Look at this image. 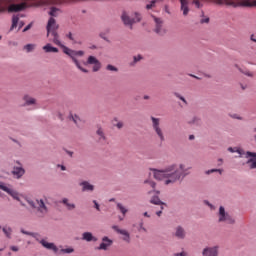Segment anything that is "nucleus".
<instances>
[{
    "label": "nucleus",
    "mask_w": 256,
    "mask_h": 256,
    "mask_svg": "<svg viewBox=\"0 0 256 256\" xmlns=\"http://www.w3.org/2000/svg\"><path fill=\"white\" fill-rule=\"evenodd\" d=\"M191 167L186 168L185 164L173 163L163 169H153V177L156 181H163L164 185H175L177 181H183L185 177L191 175Z\"/></svg>",
    "instance_id": "1"
},
{
    "label": "nucleus",
    "mask_w": 256,
    "mask_h": 256,
    "mask_svg": "<svg viewBox=\"0 0 256 256\" xmlns=\"http://www.w3.org/2000/svg\"><path fill=\"white\" fill-rule=\"evenodd\" d=\"M50 35L53 37L52 43H54V45H58V47H61L63 54L72 59V62L74 65H76L79 71H82V73H89V70L83 68V66H81V62L77 60V57H83L85 55V51L73 50L65 46L63 43H61V40L59 39V33H57V31L50 32Z\"/></svg>",
    "instance_id": "2"
},
{
    "label": "nucleus",
    "mask_w": 256,
    "mask_h": 256,
    "mask_svg": "<svg viewBox=\"0 0 256 256\" xmlns=\"http://www.w3.org/2000/svg\"><path fill=\"white\" fill-rule=\"evenodd\" d=\"M216 5H225L232 9H241L245 7H256V0H214ZM191 5L196 9H202L203 2L201 0H192Z\"/></svg>",
    "instance_id": "3"
},
{
    "label": "nucleus",
    "mask_w": 256,
    "mask_h": 256,
    "mask_svg": "<svg viewBox=\"0 0 256 256\" xmlns=\"http://www.w3.org/2000/svg\"><path fill=\"white\" fill-rule=\"evenodd\" d=\"M34 2V7H50L48 11V15L50 17H59L63 11L59 6L65 5L67 3H75L76 1H83V0H66L61 3H57V0H32Z\"/></svg>",
    "instance_id": "4"
},
{
    "label": "nucleus",
    "mask_w": 256,
    "mask_h": 256,
    "mask_svg": "<svg viewBox=\"0 0 256 256\" xmlns=\"http://www.w3.org/2000/svg\"><path fill=\"white\" fill-rule=\"evenodd\" d=\"M152 121V129L156 135V137L159 139L160 143H165V131L161 127V118H157L155 116L150 117Z\"/></svg>",
    "instance_id": "5"
},
{
    "label": "nucleus",
    "mask_w": 256,
    "mask_h": 256,
    "mask_svg": "<svg viewBox=\"0 0 256 256\" xmlns=\"http://www.w3.org/2000/svg\"><path fill=\"white\" fill-rule=\"evenodd\" d=\"M47 203H49L47 196H44V198L41 199H36V213L39 219H44V217L49 215V207L47 206Z\"/></svg>",
    "instance_id": "6"
},
{
    "label": "nucleus",
    "mask_w": 256,
    "mask_h": 256,
    "mask_svg": "<svg viewBox=\"0 0 256 256\" xmlns=\"http://www.w3.org/2000/svg\"><path fill=\"white\" fill-rule=\"evenodd\" d=\"M31 237H33V239H35V241L40 243V245H42V247H44V249H48V251H53V253L59 252V248L57 247V245H55V243H53V242H47V240L41 239V234H39L37 232H32Z\"/></svg>",
    "instance_id": "7"
},
{
    "label": "nucleus",
    "mask_w": 256,
    "mask_h": 256,
    "mask_svg": "<svg viewBox=\"0 0 256 256\" xmlns=\"http://www.w3.org/2000/svg\"><path fill=\"white\" fill-rule=\"evenodd\" d=\"M218 223H227V225H235V218L229 212L225 211V207L220 206L218 211Z\"/></svg>",
    "instance_id": "8"
},
{
    "label": "nucleus",
    "mask_w": 256,
    "mask_h": 256,
    "mask_svg": "<svg viewBox=\"0 0 256 256\" xmlns=\"http://www.w3.org/2000/svg\"><path fill=\"white\" fill-rule=\"evenodd\" d=\"M22 101H23L22 107H29L28 108L29 111H33V110L37 109V99H35L31 95L25 94L22 97Z\"/></svg>",
    "instance_id": "9"
},
{
    "label": "nucleus",
    "mask_w": 256,
    "mask_h": 256,
    "mask_svg": "<svg viewBox=\"0 0 256 256\" xmlns=\"http://www.w3.org/2000/svg\"><path fill=\"white\" fill-rule=\"evenodd\" d=\"M155 22L154 33L163 37L167 33V29L163 28V19L152 16Z\"/></svg>",
    "instance_id": "10"
},
{
    "label": "nucleus",
    "mask_w": 256,
    "mask_h": 256,
    "mask_svg": "<svg viewBox=\"0 0 256 256\" xmlns=\"http://www.w3.org/2000/svg\"><path fill=\"white\" fill-rule=\"evenodd\" d=\"M219 245L205 246L202 249V256H219Z\"/></svg>",
    "instance_id": "11"
},
{
    "label": "nucleus",
    "mask_w": 256,
    "mask_h": 256,
    "mask_svg": "<svg viewBox=\"0 0 256 256\" xmlns=\"http://www.w3.org/2000/svg\"><path fill=\"white\" fill-rule=\"evenodd\" d=\"M112 229L118 233V235H122V241L124 243H131V234L126 229H121L119 226L114 225L112 226Z\"/></svg>",
    "instance_id": "12"
},
{
    "label": "nucleus",
    "mask_w": 256,
    "mask_h": 256,
    "mask_svg": "<svg viewBox=\"0 0 256 256\" xmlns=\"http://www.w3.org/2000/svg\"><path fill=\"white\" fill-rule=\"evenodd\" d=\"M0 189L10 195V197L14 198L16 201H19V192H17V190L10 188L3 182H0Z\"/></svg>",
    "instance_id": "13"
},
{
    "label": "nucleus",
    "mask_w": 256,
    "mask_h": 256,
    "mask_svg": "<svg viewBox=\"0 0 256 256\" xmlns=\"http://www.w3.org/2000/svg\"><path fill=\"white\" fill-rule=\"evenodd\" d=\"M23 25H25V23L23 21H19V15H13L12 16V24L10 29L8 30V33H11L12 31H15V29H17V32L21 31V29L23 28Z\"/></svg>",
    "instance_id": "14"
},
{
    "label": "nucleus",
    "mask_w": 256,
    "mask_h": 256,
    "mask_svg": "<svg viewBox=\"0 0 256 256\" xmlns=\"http://www.w3.org/2000/svg\"><path fill=\"white\" fill-rule=\"evenodd\" d=\"M84 65H94L92 68L94 73L101 70V62L95 56H89Z\"/></svg>",
    "instance_id": "15"
},
{
    "label": "nucleus",
    "mask_w": 256,
    "mask_h": 256,
    "mask_svg": "<svg viewBox=\"0 0 256 256\" xmlns=\"http://www.w3.org/2000/svg\"><path fill=\"white\" fill-rule=\"evenodd\" d=\"M121 21L125 25V27H129V29H133V25H135L133 18L129 16V13H127V11L122 12Z\"/></svg>",
    "instance_id": "16"
},
{
    "label": "nucleus",
    "mask_w": 256,
    "mask_h": 256,
    "mask_svg": "<svg viewBox=\"0 0 256 256\" xmlns=\"http://www.w3.org/2000/svg\"><path fill=\"white\" fill-rule=\"evenodd\" d=\"M245 157L248 159L246 165H249L250 169H256V152L247 151Z\"/></svg>",
    "instance_id": "17"
},
{
    "label": "nucleus",
    "mask_w": 256,
    "mask_h": 256,
    "mask_svg": "<svg viewBox=\"0 0 256 256\" xmlns=\"http://www.w3.org/2000/svg\"><path fill=\"white\" fill-rule=\"evenodd\" d=\"M111 245H113V241L111 240V238L104 236L102 237V243H100V245L96 247V251H107V249H109Z\"/></svg>",
    "instance_id": "18"
},
{
    "label": "nucleus",
    "mask_w": 256,
    "mask_h": 256,
    "mask_svg": "<svg viewBox=\"0 0 256 256\" xmlns=\"http://www.w3.org/2000/svg\"><path fill=\"white\" fill-rule=\"evenodd\" d=\"M47 29V37L51 35L52 31H57L59 29V24H57V20L55 18L50 17L46 26Z\"/></svg>",
    "instance_id": "19"
},
{
    "label": "nucleus",
    "mask_w": 256,
    "mask_h": 256,
    "mask_svg": "<svg viewBox=\"0 0 256 256\" xmlns=\"http://www.w3.org/2000/svg\"><path fill=\"white\" fill-rule=\"evenodd\" d=\"M28 5L27 2H22L20 4H10L8 7L9 13H18V11H25Z\"/></svg>",
    "instance_id": "20"
},
{
    "label": "nucleus",
    "mask_w": 256,
    "mask_h": 256,
    "mask_svg": "<svg viewBox=\"0 0 256 256\" xmlns=\"http://www.w3.org/2000/svg\"><path fill=\"white\" fill-rule=\"evenodd\" d=\"M79 185L82 187L83 193H93L95 191V185L91 184L89 181H82Z\"/></svg>",
    "instance_id": "21"
},
{
    "label": "nucleus",
    "mask_w": 256,
    "mask_h": 256,
    "mask_svg": "<svg viewBox=\"0 0 256 256\" xmlns=\"http://www.w3.org/2000/svg\"><path fill=\"white\" fill-rule=\"evenodd\" d=\"M189 0H180V11H182L183 17H187L191 9L189 8Z\"/></svg>",
    "instance_id": "22"
},
{
    "label": "nucleus",
    "mask_w": 256,
    "mask_h": 256,
    "mask_svg": "<svg viewBox=\"0 0 256 256\" xmlns=\"http://www.w3.org/2000/svg\"><path fill=\"white\" fill-rule=\"evenodd\" d=\"M14 179H21L25 175V168L23 166H14L12 170Z\"/></svg>",
    "instance_id": "23"
},
{
    "label": "nucleus",
    "mask_w": 256,
    "mask_h": 256,
    "mask_svg": "<svg viewBox=\"0 0 256 256\" xmlns=\"http://www.w3.org/2000/svg\"><path fill=\"white\" fill-rule=\"evenodd\" d=\"M174 237H176V239H185V237H187V232L185 231V228H183L182 226H177L175 228Z\"/></svg>",
    "instance_id": "24"
},
{
    "label": "nucleus",
    "mask_w": 256,
    "mask_h": 256,
    "mask_svg": "<svg viewBox=\"0 0 256 256\" xmlns=\"http://www.w3.org/2000/svg\"><path fill=\"white\" fill-rule=\"evenodd\" d=\"M82 241H86L87 243H91L93 241L94 243H97L99 239L95 236H93V233L91 232H83L82 233Z\"/></svg>",
    "instance_id": "25"
},
{
    "label": "nucleus",
    "mask_w": 256,
    "mask_h": 256,
    "mask_svg": "<svg viewBox=\"0 0 256 256\" xmlns=\"http://www.w3.org/2000/svg\"><path fill=\"white\" fill-rule=\"evenodd\" d=\"M150 203L152 205H158V207H161V210H163V209H165V207H167V204L165 202L161 201V199L157 195H154L151 197Z\"/></svg>",
    "instance_id": "26"
},
{
    "label": "nucleus",
    "mask_w": 256,
    "mask_h": 256,
    "mask_svg": "<svg viewBox=\"0 0 256 256\" xmlns=\"http://www.w3.org/2000/svg\"><path fill=\"white\" fill-rule=\"evenodd\" d=\"M96 135L98 136V140L100 143L107 141V136L105 135V131L103 128L99 127L96 131Z\"/></svg>",
    "instance_id": "27"
},
{
    "label": "nucleus",
    "mask_w": 256,
    "mask_h": 256,
    "mask_svg": "<svg viewBox=\"0 0 256 256\" xmlns=\"http://www.w3.org/2000/svg\"><path fill=\"white\" fill-rule=\"evenodd\" d=\"M61 203L65 205L68 211H73L77 207L75 203L69 202L68 198H62Z\"/></svg>",
    "instance_id": "28"
},
{
    "label": "nucleus",
    "mask_w": 256,
    "mask_h": 256,
    "mask_svg": "<svg viewBox=\"0 0 256 256\" xmlns=\"http://www.w3.org/2000/svg\"><path fill=\"white\" fill-rule=\"evenodd\" d=\"M42 49L46 53H57L59 51V48L54 47L53 45H51V43H47L42 47Z\"/></svg>",
    "instance_id": "29"
},
{
    "label": "nucleus",
    "mask_w": 256,
    "mask_h": 256,
    "mask_svg": "<svg viewBox=\"0 0 256 256\" xmlns=\"http://www.w3.org/2000/svg\"><path fill=\"white\" fill-rule=\"evenodd\" d=\"M2 232L4 233L6 239H13V228H11V226H4L2 228Z\"/></svg>",
    "instance_id": "30"
},
{
    "label": "nucleus",
    "mask_w": 256,
    "mask_h": 256,
    "mask_svg": "<svg viewBox=\"0 0 256 256\" xmlns=\"http://www.w3.org/2000/svg\"><path fill=\"white\" fill-rule=\"evenodd\" d=\"M228 151L230 153H238L239 157H243V155L247 154V152L245 153V151H243V149L237 148V147H234V148L233 147H229Z\"/></svg>",
    "instance_id": "31"
},
{
    "label": "nucleus",
    "mask_w": 256,
    "mask_h": 256,
    "mask_svg": "<svg viewBox=\"0 0 256 256\" xmlns=\"http://www.w3.org/2000/svg\"><path fill=\"white\" fill-rule=\"evenodd\" d=\"M69 121H73V123L79 127V123H81V118L77 114H70L68 116Z\"/></svg>",
    "instance_id": "32"
},
{
    "label": "nucleus",
    "mask_w": 256,
    "mask_h": 256,
    "mask_svg": "<svg viewBox=\"0 0 256 256\" xmlns=\"http://www.w3.org/2000/svg\"><path fill=\"white\" fill-rule=\"evenodd\" d=\"M116 209H118V211L122 213L123 217H125V215H127V212L129 211L123 204H121V202H118L116 204Z\"/></svg>",
    "instance_id": "33"
},
{
    "label": "nucleus",
    "mask_w": 256,
    "mask_h": 256,
    "mask_svg": "<svg viewBox=\"0 0 256 256\" xmlns=\"http://www.w3.org/2000/svg\"><path fill=\"white\" fill-rule=\"evenodd\" d=\"M132 19L135 23H141L142 19H143V15L141 14V12H134Z\"/></svg>",
    "instance_id": "34"
},
{
    "label": "nucleus",
    "mask_w": 256,
    "mask_h": 256,
    "mask_svg": "<svg viewBox=\"0 0 256 256\" xmlns=\"http://www.w3.org/2000/svg\"><path fill=\"white\" fill-rule=\"evenodd\" d=\"M142 59H143V56L141 54L133 56V61L130 62V67H135V65H137V63H139V61H141Z\"/></svg>",
    "instance_id": "35"
},
{
    "label": "nucleus",
    "mask_w": 256,
    "mask_h": 256,
    "mask_svg": "<svg viewBox=\"0 0 256 256\" xmlns=\"http://www.w3.org/2000/svg\"><path fill=\"white\" fill-rule=\"evenodd\" d=\"M189 125H201V118L193 116L189 121Z\"/></svg>",
    "instance_id": "36"
},
{
    "label": "nucleus",
    "mask_w": 256,
    "mask_h": 256,
    "mask_svg": "<svg viewBox=\"0 0 256 256\" xmlns=\"http://www.w3.org/2000/svg\"><path fill=\"white\" fill-rule=\"evenodd\" d=\"M60 253H63V255H71V253H75V249H73V247L62 248Z\"/></svg>",
    "instance_id": "37"
},
{
    "label": "nucleus",
    "mask_w": 256,
    "mask_h": 256,
    "mask_svg": "<svg viewBox=\"0 0 256 256\" xmlns=\"http://www.w3.org/2000/svg\"><path fill=\"white\" fill-rule=\"evenodd\" d=\"M211 173H219V175H223V169L213 168L205 171V175H211Z\"/></svg>",
    "instance_id": "38"
},
{
    "label": "nucleus",
    "mask_w": 256,
    "mask_h": 256,
    "mask_svg": "<svg viewBox=\"0 0 256 256\" xmlns=\"http://www.w3.org/2000/svg\"><path fill=\"white\" fill-rule=\"evenodd\" d=\"M173 95L176 96V98L179 99L181 102H183L184 105H189V103L187 102V99H185L183 95L179 94V92H174Z\"/></svg>",
    "instance_id": "39"
},
{
    "label": "nucleus",
    "mask_w": 256,
    "mask_h": 256,
    "mask_svg": "<svg viewBox=\"0 0 256 256\" xmlns=\"http://www.w3.org/2000/svg\"><path fill=\"white\" fill-rule=\"evenodd\" d=\"M138 231L140 233H147V228H145V224L143 222V220H141L139 223H138Z\"/></svg>",
    "instance_id": "40"
},
{
    "label": "nucleus",
    "mask_w": 256,
    "mask_h": 256,
    "mask_svg": "<svg viewBox=\"0 0 256 256\" xmlns=\"http://www.w3.org/2000/svg\"><path fill=\"white\" fill-rule=\"evenodd\" d=\"M106 71H111L112 73H119V68L113 66L112 64H108L106 66Z\"/></svg>",
    "instance_id": "41"
},
{
    "label": "nucleus",
    "mask_w": 256,
    "mask_h": 256,
    "mask_svg": "<svg viewBox=\"0 0 256 256\" xmlns=\"http://www.w3.org/2000/svg\"><path fill=\"white\" fill-rule=\"evenodd\" d=\"M239 72L243 75H246V77H253V72L249 70H243L242 68H238Z\"/></svg>",
    "instance_id": "42"
},
{
    "label": "nucleus",
    "mask_w": 256,
    "mask_h": 256,
    "mask_svg": "<svg viewBox=\"0 0 256 256\" xmlns=\"http://www.w3.org/2000/svg\"><path fill=\"white\" fill-rule=\"evenodd\" d=\"M155 5H157V0H152L146 5V9L149 11L150 9L155 8Z\"/></svg>",
    "instance_id": "43"
},
{
    "label": "nucleus",
    "mask_w": 256,
    "mask_h": 256,
    "mask_svg": "<svg viewBox=\"0 0 256 256\" xmlns=\"http://www.w3.org/2000/svg\"><path fill=\"white\" fill-rule=\"evenodd\" d=\"M24 49L27 51V53H31V51L35 49V44H27L24 46Z\"/></svg>",
    "instance_id": "44"
},
{
    "label": "nucleus",
    "mask_w": 256,
    "mask_h": 256,
    "mask_svg": "<svg viewBox=\"0 0 256 256\" xmlns=\"http://www.w3.org/2000/svg\"><path fill=\"white\" fill-rule=\"evenodd\" d=\"M144 183L150 185L152 189H155V187H157V183H155V181L153 180H145Z\"/></svg>",
    "instance_id": "45"
},
{
    "label": "nucleus",
    "mask_w": 256,
    "mask_h": 256,
    "mask_svg": "<svg viewBox=\"0 0 256 256\" xmlns=\"http://www.w3.org/2000/svg\"><path fill=\"white\" fill-rule=\"evenodd\" d=\"M231 119H237L238 121H243V117L239 116V114H229Z\"/></svg>",
    "instance_id": "46"
},
{
    "label": "nucleus",
    "mask_w": 256,
    "mask_h": 256,
    "mask_svg": "<svg viewBox=\"0 0 256 256\" xmlns=\"http://www.w3.org/2000/svg\"><path fill=\"white\" fill-rule=\"evenodd\" d=\"M27 203L28 205H30V207H32V209H37V204L35 203V201L28 199Z\"/></svg>",
    "instance_id": "47"
},
{
    "label": "nucleus",
    "mask_w": 256,
    "mask_h": 256,
    "mask_svg": "<svg viewBox=\"0 0 256 256\" xmlns=\"http://www.w3.org/2000/svg\"><path fill=\"white\" fill-rule=\"evenodd\" d=\"M66 37H67V39H69L70 41H73V43H77V42L75 41V37L73 36V33L68 32V33L66 34Z\"/></svg>",
    "instance_id": "48"
},
{
    "label": "nucleus",
    "mask_w": 256,
    "mask_h": 256,
    "mask_svg": "<svg viewBox=\"0 0 256 256\" xmlns=\"http://www.w3.org/2000/svg\"><path fill=\"white\" fill-rule=\"evenodd\" d=\"M204 205H207L212 211H215V206L211 204L208 200H204Z\"/></svg>",
    "instance_id": "49"
},
{
    "label": "nucleus",
    "mask_w": 256,
    "mask_h": 256,
    "mask_svg": "<svg viewBox=\"0 0 256 256\" xmlns=\"http://www.w3.org/2000/svg\"><path fill=\"white\" fill-rule=\"evenodd\" d=\"M20 233H22L23 235H29L30 237H31V235H33V232L26 231L23 228L20 229Z\"/></svg>",
    "instance_id": "50"
},
{
    "label": "nucleus",
    "mask_w": 256,
    "mask_h": 256,
    "mask_svg": "<svg viewBox=\"0 0 256 256\" xmlns=\"http://www.w3.org/2000/svg\"><path fill=\"white\" fill-rule=\"evenodd\" d=\"M209 21H210L209 17H205V18L200 19L201 25H204V23L207 24V23H209Z\"/></svg>",
    "instance_id": "51"
},
{
    "label": "nucleus",
    "mask_w": 256,
    "mask_h": 256,
    "mask_svg": "<svg viewBox=\"0 0 256 256\" xmlns=\"http://www.w3.org/2000/svg\"><path fill=\"white\" fill-rule=\"evenodd\" d=\"M94 203V207L97 211H101V207L99 206V203L97 202V200H93Z\"/></svg>",
    "instance_id": "52"
},
{
    "label": "nucleus",
    "mask_w": 256,
    "mask_h": 256,
    "mask_svg": "<svg viewBox=\"0 0 256 256\" xmlns=\"http://www.w3.org/2000/svg\"><path fill=\"white\" fill-rule=\"evenodd\" d=\"M33 27V22H31L30 24H28L24 29H23V33H26V31H29V29H31Z\"/></svg>",
    "instance_id": "53"
},
{
    "label": "nucleus",
    "mask_w": 256,
    "mask_h": 256,
    "mask_svg": "<svg viewBox=\"0 0 256 256\" xmlns=\"http://www.w3.org/2000/svg\"><path fill=\"white\" fill-rule=\"evenodd\" d=\"M11 251H14V253H17V251H19V247L18 246H10Z\"/></svg>",
    "instance_id": "54"
},
{
    "label": "nucleus",
    "mask_w": 256,
    "mask_h": 256,
    "mask_svg": "<svg viewBox=\"0 0 256 256\" xmlns=\"http://www.w3.org/2000/svg\"><path fill=\"white\" fill-rule=\"evenodd\" d=\"M123 122H118L117 124H116V127H117V129H123Z\"/></svg>",
    "instance_id": "55"
},
{
    "label": "nucleus",
    "mask_w": 256,
    "mask_h": 256,
    "mask_svg": "<svg viewBox=\"0 0 256 256\" xmlns=\"http://www.w3.org/2000/svg\"><path fill=\"white\" fill-rule=\"evenodd\" d=\"M57 167H60L61 171H67V167H65V165L58 164Z\"/></svg>",
    "instance_id": "56"
},
{
    "label": "nucleus",
    "mask_w": 256,
    "mask_h": 256,
    "mask_svg": "<svg viewBox=\"0 0 256 256\" xmlns=\"http://www.w3.org/2000/svg\"><path fill=\"white\" fill-rule=\"evenodd\" d=\"M250 41H252L253 43H256L255 34L250 35Z\"/></svg>",
    "instance_id": "57"
},
{
    "label": "nucleus",
    "mask_w": 256,
    "mask_h": 256,
    "mask_svg": "<svg viewBox=\"0 0 256 256\" xmlns=\"http://www.w3.org/2000/svg\"><path fill=\"white\" fill-rule=\"evenodd\" d=\"M57 117H58V119H60V121H63V114L61 113V112H58L57 113Z\"/></svg>",
    "instance_id": "58"
},
{
    "label": "nucleus",
    "mask_w": 256,
    "mask_h": 256,
    "mask_svg": "<svg viewBox=\"0 0 256 256\" xmlns=\"http://www.w3.org/2000/svg\"><path fill=\"white\" fill-rule=\"evenodd\" d=\"M151 193H156V195H159L161 192L159 190H152L148 192L149 195H151Z\"/></svg>",
    "instance_id": "59"
},
{
    "label": "nucleus",
    "mask_w": 256,
    "mask_h": 256,
    "mask_svg": "<svg viewBox=\"0 0 256 256\" xmlns=\"http://www.w3.org/2000/svg\"><path fill=\"white\" fill-rule=\"evenodd\" d=\"M156 215H157V217H161V215H163V212H161V210H157Z\"/></svg>",
    "instance_id": "60"
},
{
    "label": "nucleus",
    "mask_w": 256,
    "mask_h": 256,
    "mask_svg": "<svg viewBox=\"0 0 256 256\" xmlns=\"http://www.w3.org/2000/svg\"><path fill=\"white\" fill-rule=\"evenodd\" d=\"M176 256H187V253L186 252H180Z\"/></svg>",
    "instance_id": "61"
},
{
    "label": "nucleus",
    "mask_w": 256,
    "mask_h": 256,
    "mask_svg": "<svg viewBox=\"0 0 256 256\" xmlns=\"http://www.w3.org/2000/svg\"><path fill=\"white\" fill-rule=\"evenodd\" d=\"M66 153H67V155H69L70 157H73V152H72V151L66 150Z\"/></svg>",
    "instance_id": "62"
},
{
    "label": "nucleus",
    "mask_w": 256,
    "mask_h": 256,
    "mask_svg": "<svg viewBox=\"0 0 256 256\" xmlns=\"http://www.w3.org/2000/svg\"><path fill=\"white\" fill-rule=\"evenodd\" d=\"M165 12L168 13V15H171V11H169V7L165 6Z\"/></svg>",
    "instance_id": "63"
},
{
    "label": "nucleus",
    "mask_w": 256,
    "mask_h": 256,
    "mask_svg": "<svg viewBox=\"0 0 256 256\" xmlns=\"http://www.w3.org/2000/svg\"><path fill=\"white\" fill-rule=\"evenodd\" d=\"M101 39H104V41H107V37L103 33L100 34Z\"/></svg>",
    "instance_id": "64"
}]
</instances>
